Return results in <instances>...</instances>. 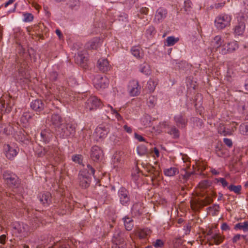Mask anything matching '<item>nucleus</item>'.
<instances>
[{
    "label": "nucleus",
    "instance_id": "6e6552de",
    "mask_svg": "<svg viewBox=\"0 0 248 248\" xmlns=\"http://www.w3.org/2000/svg\"><path fill=\"white\" fill-rule=\"evenodd\" d=\"M102 106L100 100L96 96H91L86 102L85 108L89 110H93L100 108Z\"/></svg>",
    "mask_w": 248,
    "mask_h": 248
},
{
    "label": "nucleus",
    "instance_id": "5fc2aeb1",
    "mask_svg": "<svg viewBox=\"0 0 248 248\" xmlns=\"http://www.w3.org/2000/svg\"><path fill=\"white\" fill-rule=\"evenodd\" d=\"M13 228L17 231L18 233H20L22 232V228L21 226V224L18 222H16L13 224Z\"/></svg>",
    "mask_w": 248,
    "mask_h": 248
},
{
    "label": "nucleus",
    "instance_id": "13d9d810",
    "mask_svg": "<svg viewBox=\"0 0 248 248\" xmlns=\"http://www.w3.org/2000/svg\"><path fill=\"white\" fill-rule=\"evenodd\" d=\"M60 208V210H62V212L60 213L63 215L66 214L68 207H67V204L65 203H62Z\"/></svg>",
    "mask_w": 248,
    "mask_h": 248
},
{
    "label": "nucleus",
    "instance_id": "864d4df0",
    "mask_svg": "<svg viewBox=\"0 0 248 248\" xmlns=\"http://www.w3.org/2000/svg\"><path fill=\"white\" fill-rule=\"evenodd\" d=\"M82 170H86L88 172V174H90V176L93 175L95 172L94 169L90 164H88L87 168L84 169Z\"/></svg>",
    "mask_w": 248,
    "mask_h": 248
},
{
    "label": "nucleus",
    "instance_id": "ddd939ff",
    "mask_svg": "<svg viewBox=\"0 0 248 248\" xmlns=\"http://www.w3.org/2000/svg\"><path fill=\"white\" fill-rule=\"evenodd\" d=\"M93 83L96 89H104L108 86L109 80L106 76H97L94 78Z\"/></svg>",
    "mask_w": 248,
    "mask_h": 248
},
{
    "label": "nucleus",
    "instance_id": "c85d7f7f",
    "mask_svg": "<svg viewBox=\"0 0 248 248\" xmlns=\"http://www.w3.org/2000/svg\"><path fill=\"white\" fill-rule=\"evenodd\" d=\"M131 52L132 54L136 58H141L143 55V52L139 46H133L131 49Z\"/></svg>",
    "mask_w": 248,
    "mask_h": 248
},
{
    "label": "nucleus",
    "instance_id": "cd10ccee",
    "mask_svg": "<svg viewBox=\"0 0 248 248\" xmlns=\"http://www.w3.org/2000/svg\"><path fill=\"white\" fill-rule=\"evenodd\" d=\"M246 25L243 21H239L234 28V33L238 35H242L245 30Z\"/></svg>",
    "mask_w": 248,
    "mask_h": 248
},
{
    "label": "nucleus",
    "instance_id": "774afa93",
    "mask_svg": "<svg viewBox=\"0 0 248 248\" xmlns=\"http://www.w3.org/2000/svg\"><path fill=\"white\" fill-rule=\"evenodd\" d=\"M135 138L138 140L139 141H145V139L141 135H139L138 134L135 133Z\"/></svg>",
    "mask_w": 248,
    "mask_h": 248
},
{
    "label": "nucleus",
    "instance_id": "09e8293b",
    "mask_svg": "<svg viewBox=\"0 0 248 248\" xmlns=\"http://www.w3.org/2000/svg\"><path fill=\"white\" fill-rule=\"evenodd\" d=\"M153 245L155 248H161L164 245V242L161 239H156L153 242Z\"/></svg>",
    "mask_w": 248,
    "mask_h": 248
},
{
    "label": "nucleus",
    "instance_id": "aec40b11",
    "mask_svg": "<svg viewBox=\"0 0 248 248\" xmlns=\"http://www.w3.org/2000/svg\"><path fill=\"white\" fill-rule=\"evenodd\" d=\"M31 108L36 112H40L45 108L44 102L41 99H35L31 102L30 104Z\"/></svg>",
    "mask_w": 248,
    "mask_h": 248
},
{
    "label": "nucleus",
    "instance_id": "5701e85b",
    "mask_svg": "<svg viewBox=\"0 0 248 248\" xmlns=\"http://www.w3.org/2000/svg\"><path fill=\"white\" fill-rule=\"evenodd\" d=\"M224 41L219 35L216 36L211 42V46L213 51H217L222 45Z\"/></svg>",
    "mask_w": 248,
    "mask_h": 248
},
{
    "label": "nucleus",
    "instance_id": "69168bd1",
    "mask_svg": "<svg viewBox=\"0 0 248 248\" xmlns=\"http://www.w3.org/2000/svg\"><path fill=\"white\" fill-rule=\"evenodd\" d=\"M78 59H79L81 62L84 63L85 61L87 60V58L85 56H83L82 54L81 53H78Z\"/></svg>",
    "mask_w": 248,
    "mask_h": 248
},
{
    "label": "nucleus",
    "instance_id": "39448f33",
    "mask_svg": "<svg viewBox=\"0 0 248 248\" xmlns=\"http://www.w3.org/2000/svg\"><path fill=\"white\" fill-rule=\"evenodd\" d=\"M88 173L85 170H81L78 173V180L79 185L82 188L86 189L90 185L92 176H90Z\"/></svg>",
    "mask_w": 248,
    "mask_h": 248
},
{
    "label": "nucleus",
    "instance_id": "8fccbe9b",
    "mask_svg": "<svg viewBox=\"0 0 248 248\" xmlns=\"http://www.w3.org/2000/svg\"><path fill=\"white\" fill-rule=\"evenodd\" d=\"M110 109L111 111L112 110L113 111V114L115 115V118L118 121L124 122L123 117L118 112L117 110L113 108H110Z\"/></svg>",
    "mask_w": 248,
    "mask_h": 248
},
{
    "label": "nucleus",
    "instance_id": "0eeeda50",
    "mask_svg": "<svg viewBox=\"0 0 248 248\" xmlns=\"http://www.w3.org/2000/svg\"><path fill=\"white\" fill-rule=\"evenodd\" d=\"M120 202L123 206H128L130 203V196L129 191L124 187H121L118 191Z\"/></svg>",
    "mask_w": 248,
    "mask_h": 248
},
{
    "label": "nucleus",
    "instance_id": "680f3d73",
    "mask_svg": "<svg viewBox=\"0 0 248 248\" xmlns=\"http://www.w3.org/2000/svg\"><path fill=\"white\" fill-rule=\"evenodd\" d=\"M243 237L244 238H245L246 236V235H241L239 234H237L235 235L232 238V242L233 243H236L238 241H239L241 238V237Z\"/></svg>",
    "mask_w": 248,
    "mask_h": 248
},
{
    "label": "nucleus",
    "instance_id": "2f4dec72",
    "mask_svg": "<svg viewBox=\"0 0 248 248\" xmlns=\"http://www.w3.org/2000/svg\"><path fill=\"white\" fill-rule=\"evenodd\" d=\"M147 171L151 173L150 177L152 181H154L159 175V171L156 170L155 168L151 165H150L149 167L147 168Z\"/></svg>",
    "mask_w": 248,
    "mask_h": 248
},
{
    "label": "nucleus",
    "instance_id": "4c0bfd02",
    "mask_svg": "<svg viewBox=\"0 0 248 248\" xmlns=\"http://www.w3.org/2000/svg\"><path fill=\"white\" fill-rule=\"evenodd\" d=\"M67 5L71 9L77 10L80 6V2L79 0H69Z\"/></svg>",
    "mask_w": 248,
    "mask_h": 248
},
{
    "label": "nucleus",
    "instance_id": "bf43d9fd",
    "mask_svg": "<svg viewBox=\"0 0 248 248\" xmlns=\"http://www.w3.org/2000/svg\"><path fill=\"white\" fill-rule=\"evenodd\" d=\"M56 247H58V248H70L69 242L67 243H61L57 244Z\"/></svg>",
    "mask_w": 248,
    "mask_h": 248
},
{
    "label": "nucleus",
    "instance_id": "f8f14e48",
    "mask_svg": "<svg viewBox=\"0 0 248 248\" xmlns=\"http://www.w3.org/2000/svg\"><path fill=\"white\" fill-rule=\"evenodd\" d=\"M168 15L167 10L163 8H159L155 12L154 22L155 24H159L162 22L166 18Z\"/></svg>",
    "mask_w": 248,
    "mask_h": 248
},
{
    "label": "nucleus",
    "instance_id": "49530a36",
    "mask_svg": "<svg viewBox=\"0 0 248 248\" xmlns=\"http://www.w3.org/2000/svg\"><path fill=\"white\" fill-rule=\"evenodd\" d=\"M156 33V31L155 28L152 26H150L148 27V28L146 30V34L148 37H151Z\"/></svg>",
    "mask_w": 248,
    "mask_h": 248
},
{
    "label": "nucleus",
    "instance_id": "20e7f679",
    "mask_svg": "<svg viewBox=\"0 0 248 248\" xmlns=\"http://www.w3.org/2000/svg\"><path fill=\"white\" fill-rule=\"evenodd\" d=\"M231 16L227 14H221L217 16L215 20V24L218 29H223L230 25Z\"/></svg>",
    "mask_w": 248,
    "mask_h": 248
},
{
    "label": "nucleus",
    "instance_id": "6ab92c4d",
    "mask_svg": "<svg viewBox=\"0 0 248 248\" xmlns=\"http://www.w3.org/2000/svg\"><path fill=\"white\" fill-rule=\"evenodd\" d=\"M13 105V104L11 102L5 103V101L0 100V121L3 120L1 115L9 113L12 110Z\"/></svg>",
    "mask_w": 248,
    "mask_h": 248
},
{
    "label": "nucleus",
    "instance_id": "bb28decb",
    "mask_svg": "<svg viewBox=\"0 0 248 248\" xmlns=\"http://www.w3.org/2000/svg\"><path fill=\"white\" fill-rule=\"evenodd\" d=\"M163 172L166 176L172 177L179 173V169L176 167H170L164 169Z\"/></svg>",
    "mask_w": 248,
    "mask_h": 248
},
{
    "label": "nucleus",
    "instance_id": "f03ea898",
    "mask_svg": "<svg viewBox=\"0 0 248 248\" xmlns=\"http://www.w3.org/2000/svg\"><path fill=\"white\" fill-rule=\"evenodd\" d=\"M56 132L62 139L72 138L76 134V126L72 123H63L58 128Z\"/></svg>",
    "mask_w": 248,
    "mask_h": 248
},
{
    "label": "nucleus",
    "instance_id": "f3484780",
    "mask_svg": "<svg viewBox=\"0 0 248 248\" xmlns=\"http://www.w3.org/2000/svg\"><path fill=\"white\" fill-rule=\"evenodd\" d=\"M5 155L9 160H13L17 155L19 149L17 147L7 145L4 147Z\"/></svg>",
    "mask_w": 248,
    "mask_h": 248
},
{
    "label": "nucleus",
    "instance_id": "e433bc0d",
    "mask_svg": "<svg viewBox=\"0 0 248 248\" xmlns=\"http://www.w3.org/2000/svg\"><path fill=\"white\" fill-rule=\"evenodd\" d=\"M140 71L145 75H149L150 73L149 65L146 62L140 64Z\"/></svg>",
    "mask_w": 248,
    "mask_h": 248
},
{
    "label": "nucleus",
    "instance_id": "a878e982",
    "mask_svg": "<svg viewBox=\"0 0 248 248\" xmlns=\"http://www.w3.org/2000/svg\"><path fill=\"white\" fill-rule=\"evenodd\" d=\"M137 152L140 156H148L149 151L148 147L144 144H141L137 147Z\"/></svg>",
    "mask_w": 248,
    "mask_h": 248
},
{
    "label": "nucleus",
    "instance_id": "a19ab883",
    "mask_svg": "<svg viewBox=\"0 0 248 248\" xmlns=\"http://www.w3.org/2000/svg\"><path fill=\"white\" fill-rule=\"evenodd\" d=\"M239 131L243 135H248V124H242L239 126Z\"/></svg>",
    "mask_w": 248,
    "mask_h": 248
},
{
    "label": "nucleus",
    "instance_id": "6e6d98bb",
    "mask_svg": "<svg viewBox=\"0 0 248 248\" xmlns=\"http://www.w3.org/2000/svg\"><path fill=\"white\" fill-rule=\"evenodd\" d=\"M82 156L80 155H73L72 157V160L78 164H81L82 162Z\"/></svg>",
    "mask_w": 248,
    "mask_h": 248
},
{
    "label": "nucleus",
    "instance_id": "79ce46f5",
    "mask_svg": "<svg viewBox=\"0 0 248 248\" xmlns=\"http://www.w3.org/2000/svg\"><path fill=\"white\" fill-rule=\"evenodd\" d=\"M157 98L155 96L151 95L147 99V104L150 108H153L156 104Z\"/></svg>",
    "mask_w": 248,
    "mask_h": 248
},
{
    "label": "nucleus",
    "instance_id": "0e129e2a",
    "mask_svg": "<svg viewBox=\"0 0 248 248\" xmlns=\"http://www.w3.org/2000/svg\"><path fill=\"white\" fill-rule=\"evenodd\" d=\"M193 174V172H187V171H185V173L184 174H183L182 175V177H183V178L185 180H187L190 177V176Z\"/></svg>",
    "mask_w": 248,
    "mask_h": 248
},
{
    "label": "nucleus",
    "instance_id": "7ed1b4c3",
    "mask_svg": "<svg viewBox=\"0 0 248 248\" xmlns=\"http://www.w3.org/2000/svg\"><path fill=\"white\" fill-rule=\"evenodd\" d=\"M3 178L5 183L10 187L17 188L20 184L17 176L9 170H5L3 173Z\"/></svg>",
    "mask_w": 248,
    "mask_h": 248
},
{
    "label": "nucleus",
    "instance_id": "4468645a",
    "mask_svg": "<svg viewBox=\"0 0 248 248\" xmlns=\"http://www.w3.org/2000/svg\"><path fill=\"white\" fill-rule=\"evenodd\" d=\"M174 121L176 125L180 128H184L187 125L188 120L184 113H180L174 117Z\"/></svg>",
    "mask_w": 248,
    "mask_h": 248
},
{
    "label": "nucleus",
    "instance_id": "2eb2a0df",
    "mask_svg": "<svg viewBox=\"0 0 248 248\" xmlns=\"http://www.w3.org/2000/svg\"><path fill=\"white\" fill-rule=\"evenodd\" d=\"M141 87L136 80H131L128 85L129 92L131 96H137L140 93Z\"/></svg>",
    "mask_w": 248,
    "mask_h": 248
},
{
    "label": "nucleus",
    "instance_id": "37998d69",
    "mask_svg": "<svg viewBox=\"0 0 248 248\" xmlns=\"http://www.w3.org/2000/svg\"><path fill=\"white\" fill-rule=\"evenodd\" d=\"M10 127H6V125L0 122V134L8 135L10 134Z\"/></svg>",
    "mask_w": 248,
    "mask_h": 248
},
{
    "label": "nucleus",
    "instance_id": "412c9836",
    "mask_svg": "<svg viewBox=\"0 0 248 248\" xmlns=\"http://www.w3.org/2000/svg\"><path fill=\"white\" fill-rule=\"evenodd\" d=\"M108 132V128L105 127H97L94 133V136L95 137V140L97 141H99L100 140L105 138L107 136Z\"/></svg>",
    "mask_w": 248,
    "mask_h": 248
},
{
    "label": "nucleus",
    "instance_id": "473e14b6",
    "mask_svg": "<svg viewBox=\"0 0 248 248\" xmlns=\"http://www.w3.org/2000/svg\"><path fill=\"white\" fill-rule=\"evenodd\" d=\"M168 128V133L171 135L173 138L176 139L179 137V131L175 126H170Z\"/></svg>",
    "mask_w": 248,
    "mask_h": 248
},
{
    "label": "nucleus",
    "instance_id": "9d476101",
    "mask_svg": "<svg viewBox=\"0 0 248 248\" xmlns=\"http://www.w3.org/2000/svg\"><path fill=\"white\" fill-rule=\"evenodd\" d=\"M48 124L53 126L57 131L58 128L63 124V120L62 117L58 113H53L50 117H48Z\"/></svg>",
    "mask_w": 248,
    "mask_h": 248
},
{
    "label": "nucleus",
    "instance_id": "a211bd4d",
    "mask_svg": "<svg viewBox=\"0 0 248 248\" xmlns=\"http://www.w3.org/2000/svg\"><path fill=\"white\" fill-rule=\"evenodd\" d=\"M38 197L40 203L45 207H47L52 203L51 194L49 192L41 193Z\"/></svg>",
    "mask_w": 248,
    "mask_h": 248
},
{
    "label": "nucleus",
    "instance_id": "a18cd8bd",
    "mask_svg": "<svg viewBox=\"0 0 248 248\" xmlns=\"http://www.w3.org/2000/svg\"><path fill=\"white\" fill-rule=\"evenodd\" d=\"M191 5L192 2L190 0H186L184 2V5L183 9L188 14L191 11L192 8Z\"/></svg>",
    "mask_w": 248,
    "mask_h": 248
},
{
    "label": "nucleus",
    "instance_id": "ea45409f",
    "mask_svg": "<svg viewBox=\"0 0 248 248\" xmlns=\"http://www.w3.org/2000/svg\"><path fill=\"white\" fill-rule=\"evenodd\" d=\"M228 188L230 191L234 192L236 194H240L241 193L242 186L241 185L235 186L231 185L228 186Z\"/></svg>",
    "mask_w": 248,
    "mask_h": 248
},
{
    "label": "nucleus",
    "instance_id": "4d7b16f0",
    "mask_svg": "<svg viewBox=\"0 0 248 248\" xmlns=\"http://www.w3.org/2000/svg\"><path fill=\"white\" fill-rule=\"evenodd\" d=\"M58 76V74L56 72L53 71L50 73L49 79L52 81H55L57 79Z\"/></svg>",
    "mask_w": 248,
    "mask_h": 248
},
{
    "label": "nucleus",
    "instance_id": "f704fd0d",
    "mask_svg": "<svg viewBox=\"0 0 248 248\" xmlns=\"http://www.w3.org/2000/svg\"><path fill=\"white\" fill-rule=\"evenodd\" d=\"M31 117L32 114L30 112H24L20 117V122L23 124H26Z\"/></svg>",
    "mask_w": 248,
    "mask_h": 248
},
{
    "label": "nucleus",
    "instance_id": "338daca9",
    "mask_svg": "<svg viewBox=\"0 0 248 248\" xmlns=\"http://www.w3.org/2000/svg\"><path fill=\"white\" fill-rule=\"evenodd\" d=\"M46 147L44 148L41 150V151H39L37 153L38 156L42 157L45 155H46Z\"/></svg>",
    "mask_w": 248,
    "mask_h": 248
},
{
    "label": "nucleus",
    "instance_id": "58836bf2",
    "mask_svg": "<svg viewBox=\"0 0 248 248\" xmlns=\"http://www.w3.org/2000/svg\"><path fill=\"white\" fill-rule=\"evenodd\" d=\"M179 39L178 38H175L173 36H169L166 39V44L165 45L167 46H172L174 45L178 41Z\"/></svg>",
    "mask_w": 248,
    "mask_h": 248
},
{
    "label": "nucleus",
    "instance_id": "4be33fe9",
    "mask_svg": "<svg viewBox=\"0 0 248 248\" xmlns=\"http://www.w3.org/2000/svg\"><path fill=\"white\" fill-rule=\"evenodd\" d=\"M97 67L102 72L108 71L110 69V65L106 59L100 58L97 62Z\"/></svg>",
    "mask_w": 248,
    "mask_h": 248
},
{
    "label": "nucleus",
    "instance_id": "de8ad7c7",
    "mask_svg": "<svg viewBox=\"0 0 248 248\" xmlns=\"http://www.w3.org/2000/svg\"><path fill=\"white\" fill-rule=\"evenodd\" d=\"M156 83L152 79H150L147 82V88L150 92H153L156 87Z\"/></svg>",
    "mask_w": 248,
    "mask_h": 248
},
{
    "label": "nucleus",
    "instance_id": "7c9ffc66",
    "mask_svg": "<svg viewBox=\"0 0 248 248\" xmlns=\"http://www.w3.org/2000/svg\"><path fill=\"white\" fill-rule=\"evenodd\" d=\"M151 233V231L150 229L145 228L140 230L137 232V235L140 239H143L147 238L149 236H150Z\"/></svg>",
    "mask_w": 248,
    "mask_h": 248
},
{
    "label": "nucleus",
    "instance_id": "72a5a7b5",
    "mask_svg": "<svg viewBox=\"0 0 248 248\" xmlns=\"http://www.w3.org/2000/svg\"><path fill=\"white\" fill-rule=\"evenodd\" d=\"M234 229L242 230L244 232L248 231V220L236 224L234 226Z\"/></svg>",
    "mask_w": 248,
    "mask_h": 248
},
{
    "label": "nucleus",
    "instance_id": "c756f323",
    "mask_svg": "<svg viewBox=\"0 0 248 248\" xmlns=\"http://www.w3.org/2000/svg\"><path fill=\"white\" fill-rule=\"evenodd\" d=\"M125 228L127 231H131L134 226L133 220L132 218L125 217L123 218Z\"/></svg>",
    "mask_w": 248,
    "mask_h": 248
},
{
    "label": "nucleus",
    "instance_id": "e2e57ef3",
    "mask_svg": "<svg viewBox=\"0 0 248 248\" xmlns=\"http://www.w3.org/2000/svg\"><path fill=\"white\" fill-rule=\"evenodd\" d=\"M223 142L229 147H231L232 145V142L231 139L228 138H224Z\"/></svg>",
    "mask_w": 248,
    "mask_h": 248
},
{
    "label": "nucleus",
    "instance_id": "9b49d317",
    "mask_svg": "<svg viewBox=\"0 0 248 248\" xmlns=\"http://www.w3.org/2000/svg\"><path fill=\"white\" fill-rule=\"evenodd\" d=\"M238 45L236 41H232L223 45L219 52L222 55L233 52L238 48Z\"/></svg>",
    "mask_w": 248,
    "mask_h": 248
},
{
    "label": "nucleus",
    "instance_id": "c03bdc74",
    "mask_svg": "<svg viewBox=\"0 0 248 248\" xmlns=\"http://www.w3.org/2000/svg\"><path fill=\"white\" fill-rule=\"evenodd\" d=\"M23 16L24 17L23 21L24 22H30L33 20L34 16L31 13H23Z\"/></svg>",
    "mask_w": 248,
    "mask_h": 248
},
{
    "label": "nucleus",
    "instance_id": "423d86ee",
    "mask_svg": "<svg viewBox=\"0 0 248 248\" xmlns=\"http://www.w3.org/2000/svg\"><path fill=\"white\" fill-rule=\"evenodd\" d=\"M17 82L28 83L30 81V76L28 72V68L25 63L22 64L18 69V75L16 78Z\"/></svg>",
    "mask_w": 248,
    "mask_h": 248
},
{
    "label": "nucleus",
    "instance_id": "f257e3e1",
    "mask_svg": "<svg viewBox=\"0 0 248 248\" xmlns=\"http://www.w3.org/2000/svg\"><path fill=\"white\" fill-rule=\"evenodd\" d=\"M203 234L204 239L206 241V243H208L209 246L219 245L224 239V236L219 233L213 231L212 228L204 231Z\"/></svg>",
    "mask_w": 248,
    "mask_h": 248
},
{
    "label": "nucleus",
    "instance_id": "603ef678",
    "mask_svg": "<svg viewBox=\"0 0 248 248\" xmlns=\"http://www.w3.org/2000/svg\"><path fill=\"white\" fill-rule=\"evenodd\" d=\"M218 132L220 134L226 136L230 134V132L228 131H226L225 129V127L222 125L218 127Z\"/></svg>",
    "mask_w": 248,
    "mask_h": 248
},
{
    "label": "nucleus",
    "instance_id": "dca6fc26",
    "mask_svg": "<svg viewBox=\"0 0 248 248\" xmlns=\"http://www.w3.org/2000/svg\"><path fill=\"white\" fill-rule=\"evenodd\" d=\"M112 243L117 246L122 245V247L124 248V238L122 231L119 229H116L112 238Z\"/></svg>",
    "mask_w": 248,
    "mask_h": 248
},
{
    "label": "nucleus",
    "instance_id": "1a4fd4ad",
    "mask_svg": "<svg viewBox=\"0 0 248 248\" xmlns=\"http://www.w3.org/2000/svg\"><path fill=\"white\" fill-rule=\"evenodd\" d=\"M103 152L101 148L98 146L92 147L90 152V157L94 162H99L103 159Z\"/></svg>",
    "mask_w": 248,
    "mask_h": 248
},
{
    "label": "nucleus",
    "instance_id": "c9c22d12",
    "mask_svg": "<svg viewBox=\"0 0 248 248\" xmlns=\"http://www.w3.org/2000/svg\"><path fill=\"white\" fill-rule=\"evenodd\" d=\"M98 43L97 39H93L86 44V47L89 49H96L98 46Z\"/></svg>",
    "mask_w": 248,
    "mask_h": 248
},
{
    "label": "nucleus",
    "instance_id": "393cba45",
    "mask_svg": "<svg viewBox=\"0 0 248 248\" xmlns=\"http://www.w3.org/2000/svg\"><path fill=\"white\" fill-rule=\"evenodd\" d=\"M46 155L49 157H53L58 155L59 148L56 145H51L46 147Z\"/></svg>",
    "mask_w": 248,
    "mask_h": 248
},
{
    "label": "nucleus",
    "instance_id": "b1692460",
    "mask_svg": "<svg viewBox=\"0 0 248 248\" xmlns=\"http://www.w3.org/2000/svg\"><path fill=\"white\" fill-rule=\"evenodd\" d=\"M42 140L45 143H48L53 138V133L49 129H45L41 132Z\"/></svg>",
    "mask_w": 248,
    "mask_h": 248
},
{
    "label": "nucleus",
    "instance_id": "3c124183",
    "mask_svg": "<svg viewBox=\"0 0 248 248\" xmlns=\"http://www.w3.org/2000/svg\"><path fill=\"white\" fill-rule=\"evenodd\" d=\"M217 183H220L223 187H225L228 186V183L227 182L226 179L224 178H218L215 179Z\"/></svg>",
    "mask_w": 248,
    "mask_h": 248
},
{
    "label": "nucleus",
    "instance_id": "052dcab7",
    "mask_svg": "<svg viewBox=\"0 0 248 248\" xmlns=\"http://www.w3.org/2000/svg\"><path fill=\"white\" fill-rule=\"evenodd\" d=\"M173 246L175 248L179 247L182 244L181 239L180 238H175L173 240Z\"/></svg>",
    "mask_w": 248,
    "mask_h": 248
}]
</instances>
